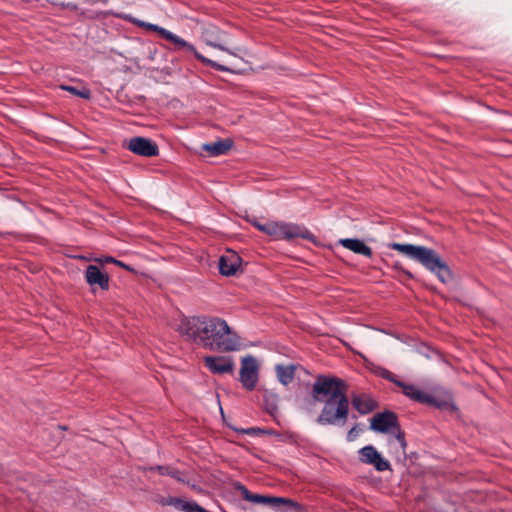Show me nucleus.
<instances>
[{
	"mask_svg": "<svg viewBox=\"0 0 512 512\" xmlns=\"http://www.w3.org/2000/svg\"><path fill=\"white\" fill-rule=\"evenodd\" d=\"M352 404L360 414H368L375 408L374 401L366 395L355 396Z\"/></svg>",
	"mask_w": 512,
	"mask_h": 512,
	"instance_id": "18",
	"label": "nucleus"
},
{
	"mask_svg": "<svg viewBox=\"0 0 512 512\" xmlns=\"http://www.w3.org/2000/svg\"><path fill=\"white\" fill-rule=\"evenodd\" d=\"M60 88L84 99H89L91 97L90 90L86 88L79 90L76 87L68 85H61Z\"/></svg>",
	"mask_w": 512,
	"mask_h": 512,
	"instance_id": "21",
	"label": "nucleus"
},
{
	"mask_svg": "<svg viewBox=\"0 0 512 512\" xmlns=\"http://www.w3.org/2000/svg\"><path fill=\"white\" fill-rule=\"evenodd\" d=\"M296 367L294 365H276L275 371L279 382L285 386L289 385L295 376Z\"/></svg>",
	"mask_w": 512,
	"mask_h": 512,
	"instance_id": "17",
	"label": "nucleus"
},
{
	"mask_svg": "<svg viewBox=\"0 0 512 512\" xmlns=\"http://www.w3.org/2000/svg\"><path fill=\"white\" fill-rule=\"evenodd\" d=\"M252 224H253V226H255L259 231H260V227H262V226H264V225H265V223H260V222H258V221H256V220H255V221H252Z\"/></svg>",
	"mask_w": 512,
	"mask_h": 512,
	"instance_id": "31",
	"label": "nucleus"
},
{
	"mask_svg": "<svg viewBox=\"0 0 512 512\" xmlns=\"http://www.w3.org/2000/svg\"><path fill=\"white\" fill-rule=\"evenodd\" d=\"M373 372L377 375V376H380L384 379H387L389 380L390 382L394 383L397 385V382H399V380L396 378V376L390 372L389 370L383 368V367H375Z\"/></svg>",
	"mask_w": 512,
	"mask_h": 512,
	"instance_id": "22",
	"label": "nucleus"
},
{
	"mask_svg": "<svg viewBox=\"0 0 512 512\" xmlns=\"http://www.w3.org/2000/svg\"><path fill=\"white\" fill-rule=\"evenodd\" d=\"M370 428L376 432L394 434L400 446L403 449L406 447L404 434L401 432L398 419L393 412L387 411L374 415Z\"/></svg>",
	"mask_w": 512,
	"mask_h": 512,
	"instance_id": "5",
	"label": "nucleus"
},
{
	"mask_svg": "<svg viewBox=\"0 0 512 512\" xmlns=\"http://www.w3.org/2000/svg\"><path fill=\"white\" fill-rule=\"evenodd\" d=\"M346 383L333 376L319 375L312 386V397L321 401L320 396L328 397L317 418L320 425L343 426L349 414V401L346 396Z\"/></svg>",
	"mask_w": 512,
	"mask_h": 512,
	"instance_id": "2",
	"label": "nucleus"
},
{
	"mask_svg": "<svg viewBox=\"0 0 512 512\" xmlns=\"http://www.w3.org/2000/svg\"><path fill=\"white\" fill-rule=\"evenodd\" d=\"M358 434H359V430H358L357 426L352 427L347 433V440L349 442L354 441L357 438Z\"/></svg>",
	"mask_w": 512,
	"mask_h": 512,
	"instance_id": "26",
	"label": "nucleus"
},
{
	"mask_svg": "<svg viewBox=\"0 0 512 512\" xmlns=\"http://www.w3.org/2000/svg\"><path fill=\"white\" fill-rule=\"evenodd\" d=\"M240 491L242 492L244 499L249 501V497L252 496V493H250L249 490L244 486H240Z\"/></svg>",
	"mask_w": 512,
	"mask_h": 512,
	"instance_id": "27",
	"label": "nucleus"
},
{
	"mask_svg": "<svg viewBox=\"0 0 512 512\" xmlns=\"http://www.w3.org/2000/svg\"><path fill=\"white\" fill-rule=\"evenodd\" d=\"M176 330L205 349L218 352H231L240 348L239 336L231 330L227 322L218 317H184Z\"/></svg>",
	"mask_w": 512,
	"mask_h": 512,
	"instance_id": "1",
	"label": "nucleus"
},
{
	"mask_svg": "<svg viewBox=\"0 0 512 512\" xmlns=\"http://www.w3.org/2000/svg\"><path fill=\"white\" fill-rule=\"evenodd\" d=\"M260 500H262V499H261V495H259V494H252V496L249 497V501L252 503H260Z\"/></svg>",
	"mask_w": 512,
	"mask_h": 512,
	"instance_id": "29",
	"label": "nucleus"
},
{
	"mask_svg": "<svg viewBox=\"0 0 512 512\" xmlns=\"http://www.w3.org/2000/svg\"><path fill=\"white\" fill-rule=\"evenodd\" d=\"M125 147L134 154L143 157H153L159 154L157 144L145 137H133L127 142Z\"/></svg>",
	"mask_w": 512,
	"mask_h": 512,
	"instance_id": "9",
	"label": "nucleus"
},
{
	"mask_svg": "<svg viewBox=\"0 0 512 512\" xmlns=\"http://www.w3.org/2000/svg\"><path fill=\"white\" fill-rule=\"evenodd\" d=\"M204 363L214 374L230 373L234 369V363L230 357L207 356L204 358Z\"/></svg>",
	"mask_w": 512,
	"mask_h": 512,
	"instance_id": "11",
	"label": "nucleus"
},
{
	"mask_svg": "<svg viewBox=\"0 0 512 512\" xmlns=\"http://www.w3.org/2000/svg\"><path fill=\"white\" fill-rule=\"evenodd\" d=\"M241 265V258L235 253H227L219 259V271L224 276L236 274Z\"/></svg>",
	"mask_w": 512,
	"mask_h": 512,
	"instance_id": "13",
	"label": "nucleus"
},
{
	"mask_svg": "<svg viewBox=\"0 0 512 512\" xmlns=\"http://www.w3.org/2000/svg\"><path fill=\"white\" fill-rule=\"evenodd\" d=\"M135 23L139 26V27H143L145 28L146 30H149V31H155L157 32L160 36H162L164 38V33L163 32H168L167 29L163 28V27H160L158 25H155V24H151V23H147V22H144V21H135Z\"/></svg>",
	"mask_w": 512,
	"mask_h": 512,
	"instance_id": "23",
	"label": "nucleus"
},
{
	"mask_svg": "<svg viewBox=\"0 0 512 512\" xmlns=\"http://www.w3.org/2000/svg\"><path fill=\"white\" fill-rule=\"evenodd\" d=\"M339 244L344 248L353 251L356 254L364 255L366 257L372 256V250L363 241L353 238L340 239Z\"/></svg>",
	"mask_w": 512,
	"mask_h": 512,
	"instance_id": "15",
	"label": "nucleus"
},
{
	"mask_svg": "<svg viewBox=\"0 0 512 512\" xmlns=\"http://www.w3.org/2000/svg\"><path fill=\"white\" fill-rule=\"evenodd\" d=\"M114 264H116V265H118L120 267H124V268L128 269V267L123 262H121L119 260H115Z\"/></svg>",
	"mask_w": 512,
	"mask_h": 512,
	"instance_id": "32",
	"label": "nucleus"
},
{
	"mask_svg": "<svg viewBox=\"0 0 512 512\" xmlns=\"http://www.w3.org/2000/svg\"><path fill=\"white\" fill-rule=\"evenodd\" d=\"M232 147L230 140H221L214 143L203 144L202 149L210 156H219L225 154Z\"/></svg>",
	"mask_w": 512,
	"mask_h": 512,
	"instance_id": "16",
	"label": "nucleus"
},
{
	"mask_svg": "<svg viewBox=\"0 0 512 512\" xmlns=\"http://www.w3.org/2000/svg\"><path fill=\"white\" fill-rule=\"evenodd\" d=\"M259 379V365L255 357L249 355L241 360L240 382L243 387L252 391Z\"/></svg>",
	"mask_w": 512,
	"mask_h": 512,
	"instance_id": "7",
	"label": "nucleus"
},
{
	"mask_svg": "<svg viewBox=\"0 0 512 512\" xmlns=\"http://www.w3.org/2000/svg\"><path fill=\"white\" fill-rule=\"evenodd\" d=\"M146 470L151 471V472L156 471L160 475L170 476V477L174 478L175 480H177L178 482L185 481L184 474L171 466H167V465L151 466V467H148Z\"/></svg>",
	"mask_w": 512,
	"mask_h": 512,
	"instance_id": "19",
	"label": "nucleus"
},
{
	"mask_svg": "<svg viewBox=\"0 0 512 512\" xmlns=\"http://www.w3.org/2000/svg\"><path fill=\"white\" fill-rule=\"evenodd\" d=\"M226 33L221 31L218 27L212 24H208L203 27L201 38L210 47L225 51L230 55L237 56V52H240V48L230 49L227 44Z\"/></svg>",
	"mask_w": 512,
	"mask_h": 512,
	"instance_id": "6",
	"label": "nucleus"
},
{
	"mask_svg": "<svg viewBox=\"0 0 512 512\" xmlns=\"http://www.w3.org/2000/svg\"><path fill=\"white\" fill-rule=\"evenodd\" d=\"M164 33V39L170 41L175 45L177 49H185L191 53L194 54V56L203 64H206L208 66L213 67L214 69L218 71H230V69L222 64H219L216 61H213L202 54L198 53L194 45L190 44L189 42L185 41L181 37L175 35L174 33L170 32H163Z\"/></svg>",
	"mask_w": 512,
	"mask_h": 512,
	"instance_id": "8",
	"label": "nucleus"
},
{
	"mask_svg": "<svg viewBox=\"0 0 512 512\" xmlns=\"http://www.w3.org/2000/svg\"><path fill=\"white\" fill-rule=\"evenodd\" d=\"M261 499L259 504L270 505L273 508H278L281 502H284V498L282 497H268L261 495Z\"/></svg>",
	"mask_w": 512,
	"mask_h": 512,
	"instance_id": "24",
	"label": "nucleus"
},
{
	"mask_svg": "<svg viewBox=\"0 0 512 512\" xmlns=\"http://www.w3.org/2000/svg\"><path fill=\"white\" fill-rule=\"evenodd\" d=\"M277 512H305L303 507L293 502L290 499L284 498V502H281L280 506L276 508Z\"/></svg>",
	"mask_w": 512,
	"mask_h": 512,
	"instance_id": "20",
	"label": "nucleus"
},
{
	"mask_svg": "<svg viewBox=\"0 0 512 512\" xmlns=\"http://www.w3.org/2000/svg\"><path fill=\"white\" fill-rule=\"evenodd\" d=\"M260 231L275 240H290L294 238L308 239L310 236V232L304 227L277 221L265 222V225L260 227Z\"/></svg>",
	"mask_w": 512,
	"mask_h": 512,
	"instance_id": "4",
	"label": "nucleus"
},
{
	"mask_svg": "<svg viewBox=\"0 0 512 512\" xmlns=\"http://www.w3.org/2000/svg\"><path fill=\"white\" fill-rule=\"evenodd\" d=\"M389 247L396 250L408 258L419 262L438 279L446 283L452 279V273L439 254L431 248L413 244L391 243Z\"/></svg>",
	"mask_w": 512,
	"mask_h": 512,
	"instance_id": "3",
	"label": "nucleus"
},
{
	"mask_svg": "<svg viewBox=\"0 0 512 512\" xmlns=\"http://www.w3.org/2000/svg\"><path fill=\"white\" fill-rule=\"evenodd\" d=\"M85 280L91 286H99L102 290L109 289V276L96 265H89L85 270Z\"/></svg>",
	"mask_w": 512,
	"mask_h": 512,
	"instance_id": "12",
	"label": "nucleus"
},
{
	"mask_svg": "<svg viewBox=\"0 0 512 512\" xmlns=\"http://www.w3.org/2000/svg\"><path fill=\"white\" fill-rule=\"evenodd\" d=\"M115 260L114 258L112 257H105L103 259H96V261L100 262V263H115Z\"/></svg>",
	"mask_w": 512,
	"mask_h": 512,
	"instance_id": "30",
	"label": "nucleus"
},
{
	"mask_svg": "<svg viewBox=\"0 0 512 512\" xmlns=\"http://www.w3.org/2000/svg\"><path fill=\"white\" fill-rule=\"evenodd\" d=\"M397 386L402 389V392L408 398L419 402V403H431L433 402V396L426 394L422 390H420L414 384H407L403 381L397 382Z\"/></svg>",
	"mask_w": 512,
	"mask_h": 512,
	"instance_id": "14",
	"label": "nucleus"
},
{
	"mask_svg": "<svg viewBox=\"0 0 512 512\" xmlns=\"http://www.w3.org/2000/svg\"><path fill=\"white\" fill-rule=\"evenodd\" d=\"M359 459L364 464L374 466V468L379 472H383L391 468L389 461L384 459L372 445L364 446L359 450Z\"/></svg>",
	"mask_w": 512,
	"mask_h": 512,
	"instance_id": "10",
	"label": "nucleus"
},
{
	"mask_svg": "<svg viewBox=\"0 0 512 512\" xmlns=\"http://www.w3.org/2000/svg\"><path fill=\"white\" fill-rule=\"evenodd\" d=\"M240 491L242 492L244 499L249 501V497L252 496V493H250L249 490L244 486H240Z\"/></svg>",
	"mask_w": 512,
	"mask_h": 512,
	"instance_id": "28",
	"label": "nucleus"
},
{
	"mask_svg": "<svg viewBox=\"0 0 512 512\" xmlns=\"http://www.w3.org/2000/svg\"><path fill=\"white\" fill-rule=\"evenodd\" d=\"M430 405H435L438 408L447 409L452 407V403L450 400H436L433 397V402L429 403Z\"/></svg>",
	"mask_w": 512,
	"mask_h": 512,
	"instance_id": "25",
	"label": "nucleus"
}]
</instances>
